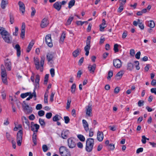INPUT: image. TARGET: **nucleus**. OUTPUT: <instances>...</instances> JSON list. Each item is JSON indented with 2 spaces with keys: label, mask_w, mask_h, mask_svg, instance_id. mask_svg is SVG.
<instances>
[{
  "label": "nucleus",
  "mask_w": 156,
  "mask_h": 156,
  "mask_svg": "<svg viewBox=\"0 0 156 156\" xmlns=\"http://www.w3.org/2000/svg\"><path fill=\"white\" fill-rule=\"evenodd\" d=\"M94 145V139L90 138H88L86 142V151L88 152H91L93 149Z\"/></svg>",
  "instance_id": "obj_1"
},
{
  "label": "nucleus",
  "mask_w": 156,
  "mask_h": 156,
  "mask_svg": "<svg viewBox=\"0 0 156 156\" xmlns=\"http://www.w3.org/2000/svg\"><path fill=\"white\" fill-rule=\"evenodd\" d=\"M2 38L5 41L9 44L12 43V38L9 33L7 31L2 35Z\"/></svg>",
  "instance_id": "obj_2"
},
{
  "label": "nucleus",
  "mask_w": 156,
  "mask_h": 156,
  "mask_svg": "<svg viewBox=\"0 0 156 156\" xmlns=\"http://www.w3.org/2000/svg\"><path fill=\"white\" fill-rule=\"evenodd\" d=\"M45 41L49 47L51 48L53 46L51 34H48L46 35L45 38Z\"/></svg>",
  "instance_id": "obj_3"
},
{
  "label": "nucleus",
  "mask_w": 156,
  "mask_h": 156,
  "mask_svg": "<svg viewBox=\"0 0 156 156\" xmlns=\"http://www.w3.org/2000/svg\"><path fill=\"white\" fill-rule=\"evenodd\" d=\"M68 144L70 148H74L76 146L75 140L72 138H70L68 139Z\"/></svg>",
  "instance_id": "obj_4"
},
{
  "label": "nucleus",
  "mask_w": 156,
  "mask_h": 156,
  "mask_svg": "<svg viewBox=\"0 0 156 156\" xmlns=\"http://www.w3.org/2000/svg\"><path fill=\"white\" fill-rule=\"evenodd\" d=\"M22 120L24 128L27 129H29L30 122L28 119L25 117L23 116L22 117Z\"/></svg>",
  "instance_id": "obj_5"
},
{
  "label": "nucleus",
  "mask_w": 156,
  "mask_h": 156,
  "mask_svg": "<svg viewBox=\"0 0 156 156\" xmlns=\"http://www.w3.org/2000/svg\"><path fill=\"white\" fill-rule=\"evenodd\" d=\"M24 105H23L25 112L27 114L30 113L32 112V109L31 107H30L28 105H27L25 101H23Z\"/></svg>",
  "instance_id": "obj_6"
},
{
  "label": "nucleus",
  "mask_w": 156,
  "mask_h": 156,
  "mask_svg": "<svg viewBox=\"0 0 156 156\" xmlns=\"http://www.w3.org/2000/svg\"><path fill=\"white\" fill-rule=\"evenodd\" d=\"M114 66L117 68H120L122 66V62L120 60L118 59H114L113 60Z\"/></svg>",
  "instance_id": "obj_7"
},
{
  "label": "nucleus",
  "mask_w": 156,
  "mask_h": 156,
  "mask_svg": "<svg viewBox=\"0 0 156 156\" xmlns=\"http://www.w3.org/2000/svg\"><path fill=\"white\" fill-rule=\"evenodd\" d=\"M48 24L49 21L48 19L45 18L41 21L40 26L42 28H44L46 27Z\"/></svg>",
  "instance_id": "obj_8"
},
{
  "label": "nucleus",
  "mask_w": 156,
  "mask_h": 156,
  "mask_svg": "<svg viewBox=\"0 0 156 156\" xmlns=\"http://www.w3.org/2000/svg\"><path fill=\"white\" fill-rule=\"evenodd\" d=\"M54 53L52 52H50L47 54V59L48 62L51 63L53 61V59L54 57Z\"/></svg>",
  "instance_id": "obj_9"
},
{
  "label": "nucleus",
  "mask_w": 156,
  "mask_h": 156,
  "mask_svg": "<svg viewBox=\"0 0 156 156\" xmlns=\"http://www.w3.org/2000/svg\"><path fill=\"white\" fill-rule=\"evenodd\" d=\"M104 138V134L103 133L100 131H98L97 133V139L100 142L102 141Z\"/></svg>",
  "instance_id": "obj_10"
},
{
  "label": "nucleus",
  "mask_w": 156,
  "mask_h": 156,
  "mask_svg": "<svg viewBox=\"0 0 156 156\" xmlns=\"http://www.w3.org/2000/svg\"><path fill=\"white\" fill-rule=\"evenodd\" d=\"M25 24L24 23H23L21 27V33L20 37L22 38H23L25 37Z\"/></svg>",
  "instance_id": "obj_11"
},
{
  "label": "nucleus",
  "mask_w": 156,
  "mask_h": 156,
  "mask_svg": "<svg viewBox=\"0 0 156 156\" xmlns=\"http://www.w3.org/2000/svg\"><path fill=\"white\" fill-rule=\"evenodd\" d=\"M33 123V122H31V124L30 126L31 130L34 132L35 131L36 132H37L40 126L39 125L37 124H34V126L32 125V124Z\"/></svg>",
  "instance_id": "obj_12"
},
{
  "label": "nucleus",
  "mask_w": 156,
  "mask_h": 156,
  "mask_svg": "<svg viewBox=\"0 0 156 156\" xmlns=\"http://www.w3.org/2000/svg\"><path fill=\"white\" fill-rule=\"evenodd\" d=\"M18 5L20 7V11L23 14L25 12V6L23 3L19 1L18 2Z\"/></svg>",
  "instance_id": "obj_13"
},
{
  "label": "nucleus",
  "mask_w": 156,
  "mask_h": 156,
  "mask_svg": "<svg viewBox=\"0 0 156 156\" xmlns=\"http://www.w3.org/2000/svg\"><path fill=\"white\" fill-rule=\"evenodd\" d=\"M40 80V76L38 74H37L36 76L35 83V88L34 90H35L36 89H38L39 87V82Z\"/></svg>",
  "instance_id": "obj_14"
},
{
  "label": "nucleus",
  "mask_w": 156,
  "mask_h": 156,
  "mask_svg": "<svg viewBox=\"0 0 156 156\" xmlns=\"http://www.w3.org/2000/svg\"><path fill=\"white\" fill-rule=\"evenodd\" d=\"M53 6L58 11H59L62 7L61 2H56L53 4Z\"/></svg>",
  "instance_id": "obj_15"
},
{
  "label": "nucleus",
  "mask_w": 156,
  "mask_h": 156,
  "mask_svg": "<svg viewBox=\"0 0 156 156\" xmlns=\"http://www.w3.org/2000/svg\"><path fill=\"white\" fill-rule=\"evenodd\" d=\"M83 126L85 131L87 132L89 130V125L87 121L85 119L82 120Z\"/></svg>",
  "instance_id": "obj_16"
},
{
  "label": "nucleus",
  "mask_w": 156,
  "mask_h": 156,
  "mask_svg": "<svg viewBox=\"0 0 156 156\" xmlns=\"http://www.w3.org/2000/svg\"><path fill=\"white\" fill-rule=\"evenodd\" d=\"M92 111V105H89L86 107V114L88 116H90V114L91 113Z\"/></svg>",
  "instance_id": "obj_17"
},
{
  "label": "nucleus",
  "mask_w": 156,
  "mask_h": 156,
  "mask_svg": "<svg viewBox=\"0 0 156 156\" xmlns=\"http://www.w3.org/2000/svg\"><path fill=\"white\" fill-rule=\"evenodd\" d=\"M96 65L93 64L92 65H90L88 67V69L90 73H93L96 68Z\"/></svg>",
  "instance_id": "obj_18"
},
{
  "label": "nucleus",
  "mask_w": 156,
  "mask_h": 156,
  "mask_svg": "<svg viewBox=\"0 0 156 156\" xmlns=\"http://www.w3.org/2000/svg\"><path fill=\"white\" fill-rule=\"evenodd\" d=\"M5 66L6 69L9 71L11 70V62L9 61L8 60H6L5 62Z\"/></svg>",
  "instance_id": "obj_19"
},
{
  "label": "nucleus",
  "mask_w": 156,
  "mask_h": 156,
  "mask_svg": "<svg viewBox=\"0 0 156 156\" xmlns=\"http://www.w3.org/2000/svg\"><path fill=\"white\" fill-rule=\"evenodd\" d=\"M34 64L35 65V67L36 69L37 70L39 69L40 68L39 60L38 58L34 57Z\"/></svg>",
  "instance_id": "obj_20"
},
{
  "label": "nucleus",
  "mask_w": 156,
  "mask_h": 156,
  "mask_svg": "<svg viewBox=\"0 0 156 156\" xmlns=\"http://www.w3.org/2000/svg\"><path fill=\"white\" fill-rule=\"evenodd\" d=\"M69 133V131L68 130L63 131L61 134L62 137L64 139L67 138Z\"/></svg>",
  "instance_id": "obj_21"
},
{
  "label": "nucleus",
  "mask_w": 156,
  "mask_h": 156,
  "mask_svg": "<svg viewBox=\"0 0 156 156\" xmlns=\"http://www.w3.org/2000/svg\"><path fill=\"white\" fill-rule=\"evenodd\" d=\"M1 73L2 77L7 76V74L5 69L3 65L1 66Z\"/></svg>",
  "instance_id": "obj_22"
},
{
  "label": "nucleus",
  "mask_w": 156,
  "mask_h": 156,
  "mask_svg": "<svg viewBox=\"0 0 156 156\" xmlns=\"http://www.w3.org/2000/svg\"><path fill=\"white\" fill-rule=\"evenodd\" d=\"M17 51V55L18 57H19L20 55V47L19 44H16L14 48Z\"/></svg>",
  "instance_id": "obj_23"
},
{
  "label": "nucleus",
  "mask_w": 156,
  "mask_h": 156,
  "mask_svg": "<svg viewBox=\"0 0 156 156\" xmlns=\"http://www.w3.org/2000/svg\"><path fill=\"white\" fill-rule=\"evenodd\" d=\"M8 0H2L1 4V6L2 8L3 9H5L6 5L8 4Z\"/></svg>",
  "instance_id": "obj_24"
},
{
  "label": "nucleus",
  "mask_w": 156,
  "mask_h": 156,
  "mask_svg": "<svg viewBox=\"0 0 156 156\" xmlns=\"http://www.w3.org/2000/svg\"><path fill=\"white\" fill-rule=\"evenodd\" d=\"M81 51V50L80 48H77L75 50L73 53V55L74 57H76Z\"/></svg>",
  "instance_id": "obj_25"
},
{
  "label": "nucleus",
  "mask_w": 156,
  "mask_h": 156,
  "mask_svg": "<svg viewBox=\"0 0 156 156\" xmlns=\"http://www.w3.org/2000/svg\"><path fill=\"white\" fill-rule=\"evenodd\" d=\"M44 57H42L41 58L40 61V65L41 67H40V71L42 72L43 70V67L44 64Z\"/></svg>",
  "instance_id": "obj_26"
},
{
  "label": "nucleus",
  "mask_w": 156,
  "mask_h": 156,
  "mask_svg": "<svg viewBox=\"0 0 156 156\" xmlns=\"http://www.w3.org/2000/svg\"><path fill=\"white\" fill-rule=\"evenodd\" d=\"M23 131L22 130H20L18 132L17 135V139L21 140L22 139Z\"/></svg>",
  "instance_id": "obj_27"
},
{
  "label": "nucleus",
  "mask_w": 156,
  "mask_h": 156,
  "mask_svg": "<svg viewBox=\"0 0 156 156\" xmlns=\"http://www.w3.org/2000/svg\"><path fill=\"white\" fill-rule=\"evenodd\" d=\"M34 44V42L33 41H31L29 43L27 49V52H29L30 50H31L32 47H33Z\"/></svg>",
  "instance_id": "obj_28"
},
{
  "label": "nucleus",
  "mask_w": 156,
  "mask_h": 156,
  "mask_svg": "<svg viewBox=\"0 0 156 156\" xmlns=\"http://www.w3.org/2000/svg\"><path fill=\"white\" fill-rule=\"evenodd\" d=\"M103 23L100 25V30L101 31L103 30V29L106 27L105 26V21L104 19L102 20Z\"/></svg>",
  "instance_id": "obj_29"
},
{
  "label": "nucleus",
  "mask_w": 156,
  "mask_h": 156,
  "mask_svg": "<svg viewBox=\"0 0 156 156\" xmlns=\"http://www.w3.org/2000/svg\"><path fill=\"white\" fill-rule=\"evenodd\" d=\"M90 45H86L84 47V50L86 51L85 55L88 56L89 54V51L90 49Z\"/></svg>",
  "instance_id": "obj_30"
},
{
  "label": "nucleus",
  "mask_w": 156,
  "mask_h": 156,
  "mask_svg": "<svg viewBox=\"0 0 156 156\" xmlns=\"http://www.w3.org/2000/svg\"><path fill=\"white\" fill-rule=\"evenodd\" d=\"M33 142L34 144V145H36L37 144V134L34 133L32 136Z\"/></svg>",
  "instance_id": "obj_31"
},
{
  "label": "nucleus",
  "mask_w": 156,
  "mask_h": 156,
  "mask_svg": "<svg viewBox=\"0 0 156 156\" xmlns=\"http://www.w3.org/2000/svg\"><path fill=\"white\" fill-rule=\"evenodd\" d=\"M29 97L27 98L26 99V100L27 101L29 100L30 99L33 98V96H34V97L36 98V95L35 90H34V91L32 94L31 93V94L29 95Z\"/></svg>",
  "instance_id": "obj_32"
},
{
  "label": "nucleus",
  "mask_w": 156,
  "mask_h": 156,
  "mask_svg": "<svg viewBox=\"0 0 156 156\" xmlns=\"http://www.w3.org/2000/svg\"><path fill=\"white\" fill-rule=\"evenodd\" d=\"M133 69V65L131 63H128L127 65V69L129 71L132 70Z\"/></svg>",
  "instance_id": "obj_33"
},
{
  "label": "nucleus",
  "mask_w": 156,
  "mask_h": 156,
  "mask_svg": "<svg viewBox=\"0 0 156 156\" xmlns=\"http://www.w3.org/2000/svg\"><path fill=\"white\" fill-rule=\"evenodd\" d=\"M61 117L58 115H56L53 118V120L54 122H56L60 120Z\"/></svg>",
  "instance_id": "obj_34"
},
{
  "label": "nucleus",
  "mask_w": 156,
  "mask_h": 156,
  "mask_svg": "<svg viewBox=\"0 0 156 156\" xmlns=\"http://www.w3.org/2000/svg\"><path fill=\"white\" fill-rule=\"evenodd\" d=\"M6 136L7 139L9 141L12 142V140H14V139L12 137L10 134L8 133H6Z\"/></svg>",
  "instance_id": "obj_35"
},
{
  "label": "nucleus",
  "mask_w": 156,
  "mask_h": 156,
  "mask_svg": "<svg viewBox=\"0 0 156 156\" xmlns=\"http://www.w3.org/2000/svg\"><path fill=\"white\" fill-rule=\"evenodd\" d=\"M155 25L154 22L153 20H150L148 22V26L151 28H153Z\"/></svg>",
  "instance_id": "obj_36"
},
{
  "label": "nucleus",
  "mask_w": 156,
  "mask_h": 156,
  "mask_svg": "<svg viewBox=\"0 0 156 156\" xmlns=\"http://www.w3.org/2000/svg\"><path fill=\"white\" fill-rule=\"evenodd\" d=\"M75 0H71L69 3L68 7L70 9L72 8L75 4Z\"/></svg>",
  "instance_id": "obj_37"
},
{
  "label": "nucleus",
  "mask_w": 156,
  "mask_h": 156,
  "mask_svg": "<svg viewBox=\"0 0 156 156\" xmlns=\"http://www.w3.org/2000/svg\"><path fill=\"white\" fill-rule=\"evenodd\" d=\"M66 147L64 146L61 147L59 149V151L60 153V154L61 155L63 154L64 152L66 150Z\"/></svg>",
  "instance_id": "obj_38"
},
{
  "label": "nucleus",
  "mask_w": 156,
  "mask_h": 156,
  "mask_svg": "<svg viewBox=\"0 0 156 156\" xmlns=\"http://www.w3.org/2000/svg\"><path fill=\"white\" fill-rule=\"evenodd\" d=\"M31 92H27L25 93H22L21 94L20 97L22 98H24L31 94Z\"/></svg>",
  "instance_id": "obj_39"
},
{
  "label": "nucleus",
  "mask_w": 156,
  "mask_h": 156,
  "mask_svg": "<svg viewBox=\"0 0 156 156\" xmlns=\"http://www.w3.org/2000/svg\"><path fill=\"white\" fill-rule=\"evenodd\" d=\"M78 138L81 141L83 142L85 140L84 136L81 134H79L77 136Z\"/></svg>",
  "instance_id": "obj_40"
},
{
  "label": "nucleus",
  "mask_w": 156,
  "mask_h": 156,
  "mask_svg": "<svg viewBox=\"0 0 156 156\" xmlns=\"http://www.w3.org/2000/svg\"><path fill=\"white\" fill-rule=\"evenodd\" d=\"M65 37L66 33L65 32H63L61 36L60 42L61 41L62 43H63Z\"/></svg>",
  "instance_id": "obj_41"
},
{
  "label": "nucleus",
  "mask_w": 156,
  "mask_h": 156,
  "mask_svg": "<svg viewBox=\"0 0 156 156\" xmlns=\"http://www.w3.org/2000/svg\"><path fill=\"white\" fill-rule=\"evenodd\" d=\"M73 17L70 16L69 18L68 19V20L66 22V24L67 25H70L71 24V22L73 20Z\"/></svg>",
  "instance_id": "obj_42"
},
{
  "label": "nucleus",
  "mask_w": 156,
  "mask_h": 156,
  "mask_svg": "<svg viewBox=\"0 0 156 156\" xmlns=\"http://www.w3.org/2000/svg\"><path fill=\"white\" fill-rule=\"evenodd\" d=\"M6 31L4 28L0 27V34L1 35L4 34Z\"/></svg>",
  "instance_id": "obj_43"
},
{
  "label": "nucleus",
  "mask_w": 156,
  "mask_h": 156,
  "mask_svg": "<svg viewBox=\"0 0 156 156\" xmlns=\"http://www.w3.org/2000/svg\"><path fill=\"white\" fill-rule=\"evenodd\" d=\"M76 88V85L75 83L73 84L71 87V92L72 93H74Z\"/></svg>",
  "instance_id": "obj_44"
},
{
  "label": "nucleus",
  "mask_w": 156,
  "mask_h": 156,
  "mask_svg": "<svg viewBox=\"0 0 156 156\" xmlns=\"http://www.w3.org/2000/svg\"><path fill=\"white\" fill-rule=\"evenodd\" d=\"M62 156H70L69 152L66 150L61 155Z\"/></svg>",
  "instance_id": "obj_45"
},
{
  "label": "nucleus",
  "mask_w": 156,
  "mask_h": 156,
  "mask_svg": "<svg viewBox=\"0 0 156 156\" xmlns=\"http://www.w3.org/2000/svg\"><path fill=\"white\" fill-rule=\"evenodd\" d=\"M123 73V72L122 71H120L116 74V77H119V78L120 79L122 77Z\"/></svg>",
  "instance_id": "obj_46"
},
{
  "label": "nucleus",
  "mask_w": 156,
  "mask_h": 156,
  "mask_svg": "<svg viewBox=\"0 0 156 156\" xmlns=\"http://www.w3.org/2000/svg\"><path fill=\"white\" fill-rule=\"evenodd\" d=\"M15 31L13 32V34L14 35L17 36L18 34L19 28L17 27H15Z\"/></svg>",
  "instance_id": "obj_47"
},
{
  "label": "nucleus",
  "mask_w": 156,
  "mask_h": 156,
  "mask_svg": "<svg viewBox=\"0 0 156 156\" xmlns=\"http://www.w3.org/2000/svg\"><path fill=\"white\" fill-rule=\"evenodd\" d=\"M49 76V74H47L45 75V77H44V84H47Z\"/></svg>",
  "instance_id": "obj_48"
},
{
  "label": "nucleus",
  "mask_w": 156,
  "mask_h": 156,
  "mask_svg": "<svg viewBox=\"0 0 156 156\" xmlns=\"http://www.w3.org/2000/svg\"><path fill=\"white\" fill-rule=\"evenodd\" d=\"M39 122L41 126H45V124L44 119L40 118L39 119Z\"/></svg>",
  "instance_id": "obj_49"
},
{
  "label": "nucleus",
  "mask_w": 156,
  "mask_h": 156,
  "mask_svg": "<svg viewBox=\"0 0 156 156\" xmlns=\"http://www.w3.org/2000/svg\"><path fill=\"white\" fill-rule=\"evenodd\" d=\"M31 9L32 12L31 13V17H33L34 16L35 14L36 13V11L34 7H32Z\"/></svg>",
  "instance_id": "obj_50"
},
{
  "label": "nucleus",
  "mask_w": 156,
  "mask_h": 156,
  "mask_svg": "<svg viewBox=\"0 0 156 156\" xmlns=\"http://www.w3.org/2000/svg\"><path fill=\"white\" fill-rule=\"evenodd\" d=\"M113 76V72L112 71H109L108 74V76L107 77V79L108 80L110 79L111 77Z\"/></svg>",
  "instance_id": "obj_51"
},
{
  "label": "nucleus",
  "mask_w": 156,
  "mask_h": 156,
  "mask_svg": "<svg viewBox=\"0 0 156 156\" xmlns=\"http://www.w3.org/2000/svg\"><path fill=\"white\" fill-rule=\"evenodd\" d=\"M14 17L12 15L10 14V22L11 24L13 23L14 22Z\"/></svg>",
  "instance_id": "obj_52"
},
{
  "label": "nucleus",
  "mask_w": 156,
  "mask_h": 156,
  "mask_svg": "<svg viewBox=\"0 0 156 156\" xmlns=\"http://www.w3.org/2000/svg\"><path fill=\"white\" fill-rule=\"evenodd\" d=\"M2 78L3 83L5 84H7V76L2 77Z\"/></svg>",
  "instance_id": "obj_53"
},
{
  "label": "nucleus",
  "mask_w": 156,
  "mask_h": 156,
  "mask_svg": "<svg viewBox=\"0 0 156 156\" xmlns=\"http://www.w3.org/2000/svg\"><path fill=\"white\" fill-rule=\"evenodd\" d=\"M91 37L89 36L87 37V40L86 41V45H90Z\"/></svg>",
  "instance_id": "obj_54"
},
{
  "label": "nucleus",
  "mask_w": 156,
  "mask_h": 156,
  "mask_svg": "<svg viewBox=\"0 0 156 156\" xmlns=\"http://www.w3.org/2000/svg\"><path fill=\"white\" fill-rule=\"evenodd\" d=\"M108 147L110 150H112L114 149V145L112 144H110L108 146Z\"/></svg>",
  "instance_id": "obj_55"
},
{
  "label": "nucleus",
  "mask_w": 156,
  "mask_h": 156,
  "mask_svg": "<svg viewBox=\"0 0 156 156\" xmlns=\"http://www.w3.org/2000/svg\"><path fill=\"white\" fill-rule=\"evenodd\" d=\"M44 112L43 110H40L38 111V114L40 116H42L44 115Z\"/></svg>",
  "instance_id": "obj_56"
},
{
  "label": "nucleus",
  "mask_w": 156,
  "mask_h": 156,
  "mask_svg": "<svg viewBox=\"0 0 156 156\" xmlns=\"http://www.w3.org/2000/svg\"><path fill=\"white\" fill-rule=\"evenodd\" d=\"M52 116V114L51 112L47 113L46 114V117L48 119H50Z\"/></svg>",
  "instance_id": "obj_57"
},
{
  "label": "nucleus",
  "mask_w": 156,
  "mask_h": 156,
  "mask_svg": "<svg viewBox=\"0 0 156 156\" xmlns=\"http://www.w3.org/2000/svg\"><path fill=\"white\" fill-rule=\"evenodd\" d=\"M64 119L65 120V122L66 123H68L70 121V119L68 116H64Z\"/></svg>",
  "instance_id": "obj_58"
},
{
  "label": "nucleus",
  "mask_w": 156,
  "mask_h": 156,
  "mask_svg": "<svg viewBox=\"0 0 156 156\" xmlns=\"http://www.w3.org/2000/svg\"><path fill=\"white\" fill-rule=\"evenodd\" d=\"M50 73L51 77H53L55 76V69L53 68H51L50 70Z\"/></svg>",
  "instance_id": "obj_59"
},
{
  "label": "nucleus",
  "mask_w": 156,
  "mask_h": 156,
  "mask_svg": "<svg viewBox=\"0 0 156 156\" xmlns=\"http://www.w3.org/2000/svg\"><path fill=\"white\" fill-rule=\"evenodd\" d=\"M118 45L117 44H115L114 46V50L115 52H118L119 49H118Z\"/></svg>",
  "instance_id": "obj_60"
},
{
  "label": "nucleus",
  "mask_w": 156,
  "mask_h": 156,
  "mask_svg": "<svg viewBox=\"0 0 156 156\" xmlns=\"http://www.w3.org/2000/svg\"><path fill=\"white\" fill-rule=\"evenodd\" d=\"M123 5L120 4V6L118 9V12L120 13L122 11L123 9Z\"/></svg>",
  "instance_id": "obj_61"
},
{
  "label": "nucleus",
  "mask_w": 156,
  "mask_h": 156,
  "mask_svg": "<svg viewBox=\"0 0 156 156\" xmlns=\"http://www.w3.org/2000/svg\"><path fill=\"white\" fill-rule=\"evenodd\" d=\"M142 139L141 140V141L142 143L144 144H145L146 142V137H145V136L144 135L142 136Z\"/></svg>",
  "instance_id": "obj_62"
},
{
  "label": "nucleus",
  "mask_w": 156,
  "mask_h": 156,
  "mask_svg": "<svg viewBox=\"0 0 156 156\" xmlns=\"http://www.w3.org/2000/svg\"><path fill=\"white\" fill-rule=\"evenodd\" d=\"M144 101L140 100L138 102V105L139 107H141L144 105Z\"/></svg>",
  "instance_id": "obj_63"
},
{
  "label": "nucleus",
  "mask_w": 156,
  "mask_h": 156,
  "mask_svg": "<svg viewBox=\"0 0 156 156\" xmlns=\"http://www.w3.org/2000/svg\"><path fill=\"white\" fill-rule=\"evenodd\" d=\"M42 105L41 104H38L36 105V108L37 110H39L42 108Z\"/></svg>",
  "instance_id": "obj_64"
}]
</instances>
